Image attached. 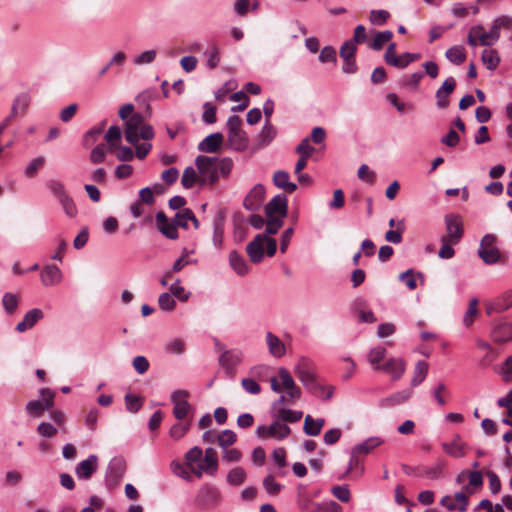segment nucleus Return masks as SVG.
Listing matches in <instances>:
<instances>
[{
  "mask_svg": "<svg viewBox=\"0 0 512 512\" xmlns=\"http://www.w3.org/2000/svg\"><path fill=\"white\" fill-rule=\"evenodd\" d=\"M441 446L443 451L451 457L462 458L465 455L464 443L458 434L453 437L451 442H443Z\"/></svg>",
  "mask_w": 512,
  "mask_h": 512,
  "instance_id": "a878e982",
  "label": "nucleus"
},
{
  "mask_svg": "<svg viewBox=\"0 0 512 512\" xmlns=\"http://www.w3.org/2000/svg\"><path fill=\"white\" fill-rule=\"evenodd\" d=\"M107 151H109V146L105 143H100L96 147L93 148L90 154V160L94 164L102 163L105 160V156Z\"/></svg>",
  "mask_w": 512,
  "mask_h": 512,
  "instance_id": "5fc2aeb1",
  "label": "nucleus"
},
{
  "mask_svg": "<svg viewBox=\"0 0 512 512\" xmlns=\"http://www.w3.org/2000/svg\"><path fill=\"white\" fill-rule=\"evenodd\" d=\"M181 183L184 188L190 189L196 183H199V174L197 175L194 168L187 167L183 172Z\"/></svg>",
  "mask_w": 512,
  "mask_h": 512,
  "instance_id": "de8ad7c7",
  "label": "nucleus"
},
{
  "mask_svg": "<svg viewBox=\"0 0 512 512\" xmlns=\"http://www.w3.org/2000/svg\"><path fill=\"white\" fill-rule=\"evenodd\" d=\"M105 122H102L98 127L88 130L83 137V145L88 148L92 146L103 133Z\"/></svg>",
  "mask_w": 512,
  "mask_h": 512,
  "instance_id": "a18cd8bd",
  "label": "nucleus"
},
{
  "mask_svg": "<svg viewBox=\"0 0 512 512\" xmlns=\"http://www.w3.org/2000/svg\"><path fill=\"white\" fill-rule=\"evenodd\" d=\"M62 278V271L54 264L46 265L40 273L41 283L45 287L56 286L60 284Z\"/></svg>",
  "mask_w": 512,
  "mask_h": 512,
  "instance_id": "6ab92c4d",
  "label": "nucleus"
},
{
  "mask_svg": "<svg viewBox=\"0 0 512 512\" xmlns=\"http://www.w3.org/2000/svg\"><path fill=\"white\" fill-rule=\"evenodd\" d=\"M405 230L404 221L401 220L397 223V229L396 230H388L385 233V240L393 243V244H399L402 242V234Z\"/></svg>",
  "mask_w": 512,
  "mask_h": 512,
  "instance_id": "3c124183",
  "label": "nucleus"
},
{
  "mask_svg": "<svg viewBox=\"0 0 512 512\" xmlns=\"http://www.w3.org/2000/svg\"><path fill=\"white\" fill-rule=\"evenodd\" d=\"M59 205L61 206L63 212L68 218H75L78 214V209L73 197L70 195H66L58 200Z\"/></svg>",
  "mask_w": 512,
  "mask_h": 512,
  "instance_id": "4c0bfd02",
  "label": "nucleus"
},
{
  "mask_svg": "<svg viewBox=\"0 0 512 512\" xmlns=\"http://www.w3.org/2000/svg\"><path fill=\"white\" fill-rule=\"evenodd\" d=\"M315 147L310 144V139L308 137L301 140L299 145L296 147L295 151L297 154L302 155L304 157L310 158L311 155L315 152Z\"/></svg>",
  "mask_w": 512,
  "mask_h": 512,
  "instance_id": "e2e57ef3",
  "label": "nucleus"
},
{
  "mask_svg": "<svg viewBox=\"0 0 512 512\" xmlns=\"http://www.w3.org/2000/svg\"><path fill=\"white\" fill-rule=\"evenodd\" d=\"M276 128L270 123V121H266L264 127L259 134V144L261 146L268 145L276 136Z\"/></svg>",
  "mask_w": 512,
  "mask_h": 512,
  "instance_id": "c03bdc74",
  "label": "nucleus"
},
{
  "mask_svg": "<svg viewBox=\"0 0 512 512\" xmlns=\"http://www.w3.org/2000/svg\"><path fill=\"white\" fill-rule=\"evenodd\" d=\"M389 17L390 13L386 10H372L369 14L370 22L377 26L385 24Z\"/></svg>",
  "mask_w": 512,
  "mask_h": 512,
  "instance_id": "bf43d9fd",
  "label": "nucleus"
},
{
  "mask_svg": "<svg viewBox=\"0 0 512 512\" xmlns=\"http://www.w3.org/2000/svg\"><path fill=\"white\" fill-rule=\"evenodd\" d=\"M289 174L286 171L279 170L276 171L273 175V183L280 189L287 191L288 193H293L297 186L295 183L289 181Z\"/></svg>",
  "mask_w": 512,
  "mask_h": 512,
  "instance_id": "2f4dec72",
  "label": "nucleus"
},
{
  "mask_svg": "<svg viewBox=\"0 0 512 512\" xmlns=\"http://www.w3.org/2000/svg\"><path fill=\"white\" fill-rule=\"evenodd\" d=\"M300 381L312 394H314L317 397L329 399L332 396V389H329L327 394H325V387L318 382L315 373L307 377L306 379H302Z\"/></svg>",
  "mask_w": 512,
  "mask_h": 512,
  "instance_id": "393cba45",
  "label": "nucleus"
},
{
  "mask_svg": "<svg viewBox=\"0 0 512 512\" xmlns=\"http://www.w3.org/2000/svg\"><path fill=\"white\" fill-rule=\"evenodd\" d=\"M497 238L493 234L485 235L480 243L478 255L485 264H495L500 259V251L496 246Z\"/></svg>",
  "mask_w": 512,
  "mask_h": 512,
  "instance_id": "39448f33",
  "label": "nucleus"
},
{
  "mask_svg": "<svg viewBox=\"0 0 512 512\" xmlns=\"http://www.w3.org/2000/svg\"><path fill=\"white\" fill-rule=\"evenodd\" d=\"M29 104H30V99L27 94H21L16 97V99L14 100V103L12 105L10 115L7 116L0 124V135L10 125V123L14 120V118L17 115L25 114V111L28 108Z\"/></svg>",
  "mask_w": 512,
  "mask_h": 512,
  "instance_id": "ddd939ff",
  "label": "nucleus"
},
{
  "mask_svg": "<svg viewBox=\"0 0 512 512\" xmlns=\"http://www.w3.org/2000/svg\"><path fill=\"white\" fill-rule=\"evenodd\" d=\"M456 87V81L453 77L445 79L441 87L436 91V104L438 108L445 109L449 106V96L453 93Z\"/></svg>",
  "mask_w": 512,
  "mask_h": 512,
  "instance_id": "2eb2a0df",
  "label": "nucleus"
},
{
  "mask_svg": "<svg viewBox=\"0 0 512 512\" xmlns=\"http://www.w3.org/2000/svg\"><path fill=\"white\" fill-rule=\"evenodd\" d=\"M393 37V32L386 30L382 32H377L373 41L370 44V48L373 50L379 51L383 48L384 44L389 42Z\"/></svg>",
  "mask_w": 512,
  "mask_h": 512,
  "instance_id": "49530a36",
  "label": "nucleus"
},
{
  "mask_svg": "<svg viewBox=\"0 0 512 512\" xmlns=\"http://www.w3.org/2000/svg\"><path fill=\"white\" fill-rule=\"evenodd\" d=\"M446 395H449V392L447 386L444 383H439L432 390V396L440 406H444L447 403V400L445 398Z\"/></svg>",
  "mask_w": 512,
  "mask_h": 512,
  "instance_id": "680f3d73",
  "label": "nucleus"
},
{
  "mask_svg": "<svg viewBox=\"0 0 512 512\" xmlns=\"http://www.w3.org/2000/svg\"><path fill=\"white\" fill-rule=\"evenodd\" d=\"M246 479V472L241 467L233 468L227 475V482L230 485H241Z\"/></svg>",
  "mask_w": 512,
  "mask_h": 512,
  "instance_id": "603ef678",
  "label": "nucleus"
},
{
  "mask_svg": "<svg viewBox=\"0 0 512 512\" xmlns=\"http://www.w3.org/2000/svg\"><path fill=\"white\" fill-rule=\"evenodd\" d=\"M19 299L13 293H5L2 297V304L8 314H14L18 307Z\"/></svg>",
  "mask_w": 512,
  "mask_h": 512,
  "instance_id": "864d4df0",
  "label": "nucleus"
},
{
  "mask_svg": "<svg viewBox=\"0 0 512 512\" xmlns=\"http://www.w3.org/2000/svg\"><path fill=\"white\" fill-rule=\"evenodd\" d=\"M490 337L497 344H504L512 341V322L500 318L491 324Z\"/></svg>",
  "mask_w": 512,
  "mask_h": 512,
  "instance_id": "0eeeda50",
  "label": "nucleus"
},
{
  "mask_svg": "<svg viewBox=\"0 0 512 512\" xmlns=\"http://www.w3.org/2000/svg\"><path fill=\"white\" fill-rule=\"evenodd\" d=\"M363 471V459L360 457V454L355 453V450L352 449L348 469L339 479H344L350 474L359 477Z\"/></svg>",
  "mask_w": 512,
  "mask_h": 512,
  "instance_id": "c756f323",
  "label": "nucleus"
},
{
  "mask_svg": "<svg viewBox=\"0 0 512 512\" xmlns=\"http://www.w3.org/2000/svg\"><path fill=\"white\" fill-rule=\"evenodd\" d=\"M413 394L412 389H404L402 391L396 392L384 399L381 400L380 405L382 407H392L399 404H402L409 400Z\"/></svg>",
  "mask_w": 512,
  "mask_h": 512,
  "instance_id": "cd10ccee",
  "label": "nucleus"
},
{
  "mask_svg": "<svg viewBox=\"0 0 512 512\" xmlns=\"http://www.w3.org/2000/svg\"><path fill=\"white\" fill-rule=\"evenodd\" d=\"M481 60L488 70H495L500 63L498 52L494 49H485Z\"/></svg>",
  "mask_w": 512,
  "mask_h": 512,
  "instance_id": "ea45409f",
  "label": "nucleus"
},
{
  "mask_svg": "<svg viewBox=\"0 0 512 512\" xmlns=\"http://www.w3.org/2000/svg\"><path fill=\"white\" fill-rule=\"evenodd\" d=\"M477 305H478V300L475 298L469 302L468 309L463 317V324L466 327H470L473 324L476 316L478 315Z\"/></svg>",
  "mask_w": 512,
  "mask_h": 512,
  "instance_id": "6e6d98bb",
  "label": "nucleus"
},
{
  "mask_svg": "<svg viewBox=\"0 0 512 512\" xmlns=\"http://www.w3.org/2000/svg\"><path fill=\"white\" fill-rule=\"evenodd\" d=\"M265 189L261 184H256L245 197L243 206L250 211L258 210L264 200Z\"/></svg>",
  "mask_w": 512,
  "mask_h": 512,
  "instance_id": "f3484780",
  "label": "nucleus"
},
{
  "mask_svg": "<svg viewBox=\"0 0 512 512\" xmlns=\"http://www.w3.org/2000/svg\"><path fill=\"white\" fill-rule=\"evenodd\" d=\"M189 397V392L186 390H176L171 394V402L173 403V415L181 421H186V418L192 410L191 405L186 400Z\"/></svg>",
  "mask_w": 512,
  "mask_h": 512,
  "instance_id": "6e6552de",
  "label": "nucleus"
},
{
  "mask_svg": "<svg viewBox=\"0 0 512 512\" xmlns=\"http://www.w3.org/2000/svg\"><path fill=\"white\" fill-rule=\"evenodd\" d=\"M242 123V119L236 115L230 116L227 121L228 142L237 151H244L248 147V137L242 130Z\"/></svg>",
  "mask_w": 512,
  "mask_h": 512,
  "instance_id": "7ed1b4c3",
  "label": "nucleus"
},
{
  "mask_svg": "<svg viewBox=\"0 0 512 512\" xmlns=\"http://www.w3.org/2000/svg\"><path fill=\"white\" fill-rule=\"evenodd\" d=\"M45 165V158L43 156H39L33 159L29 165L25 169V176L27 178H34L39 169H41Z\"/></svg>",
  "mask_w": 512,
  "mask_h": 512,
  "instance_id": "4d7b16f0",
  "label": "nucleus"
},
{
  "mask_svg": "<svg viewBox=\"0 0 512 512\" xmlns=\"http://www.w3.org/2000/svg\"><path fill=\"white\" fill-rule=\"evenodd\" d=\"M223 141L224 137L221 133H213L199 143L198 149L201 152L215 153L220 149Z\"/></svg>",
  "mask_w": 512,
  "mask_h": 512,
  "instance_id": "b1692460",
  "label": "nucleus"
},
{
  "mask_svg": "<svg viewBox=\"0 0 512 512\" xmlns=\"http://www.w3.org/2000/svg\"><path fill=\"white\" fill-rule=\"evenodd\" d=\"M159 308L163 311H172L176 306L173 295L170 293H162L158 298Z\"/></svg>",
  "mask_w": 512,
  "mask_h": 512,
  "instance_id": "052dcab7",
  "label": "nucleus"
},
{
  "mask_svg": "<svg viewBox=\"0 0 512 512\" xmlns=\"http://www.w3.org/2000/svg\"><path fill=\"white\" fill-rule=\"evenodd\" d=\"M295 374L299 380L306 379L314 374V364L306 357H301L295 368Z\"/></svg>",
  "mask_w": 512,
  "mask_h": 512,
  "instance_id": "72a5a7b5",
  "label": "nucleus"
},
{
  "mask_svg": "<svg viewBox=\"0 0 512 512\" xmlns=\"http://www.w3.org/2000/svg\"><path fill=\"white\" fill-rule=\"evenodd\" d=\"M501 374L504 382H512V355L504 361Z\"/></svg>",
  "mask_w": 512,
  "mask_h": 512,
  "instance_id": "774afa93",
  "label": "nucleus"
},
{
  "mask_svg": "<svg viewBox=\"0 0 512 512\" xmlns=\"http://www.w3.org/2000/svg\"><path fill=\"white\" fill-rule=\"evenodd\" d=\"M222 496L220 491L212 485H203L196 495V503L204 510H210L220 504Z\"/></svg>",
  "mask_w": 512,
  "mask_h": 512,
  "instance_id": "423d86ee",
  "label": "nucleus"
},
{
  "mask_svg": "<svg viewBox=\"0 0 512 512\" xmlns=\"http://www.w3.org/2000/svg\"><path fill=\"white\" fill-rule=\"evenodd\" d=\"M125 138L132 144L136 145L140 139L150 140L154 137L152 126L144 122L141 114H133L125 123Z\"/></svg>",
  "mask_w": 512,
  "mask_h": 512,
  "instance_id": "f257e3e1",
  "label": "nucleus"
},
{
  "mask_svg": "<svg viewBox=\"0 0 512 512\" xmlns=\"http://www.w3.org/2000/svg\"><path fill=\"white\" fill-rule=\"evenodd\" d=\"M357 47L352 42L345 41L340 47L339 55L343 60L355 58Z\"/></svg>",
  "mask_w": 512,
  "mask_h": 512,
  "instance_id": "69168bd1",
  "label": "nucleus"
},
{
  "mask_svg": "<svg viewBox=\"0 0 512 512\" xmlns=\"http://www.w3.org/2000/svg\"><path fill=\"white\" fill-rule=\"evenodd\" d=\"M98 467V457L90 455L87 459L79 462L75 468V473L79 479L88 480L92 477Z\"/></svg>",
  "mask_w": 512,
  "mask_h": 512,
  "instance_id": "aec40b11",
  "label": "nucleus"
},
{
  "mask_svg": "<svg viewBox=\"0 0 512 512\" xmlns=\"http://www.w3.org/2000/svg\"><path fill=\"white\" fill-rule=\"evenodd\" d=\"M216 348L221 355L219 357V364L225 369L228 374L234 372L235 367L241 362L242 353L237 349L225 350L224 345L216 343Z\"/></svg>",
  "mask_w": 512,
  "mask_h": 512,
  "instance_id": "9d476101",
  "label": "nucleus"
},
{
  "mask_svg": "<svg viewBox=\"0 0 512 512\" xmlns=\"http://www.w3.org/2000/svg\"><path fill=\"white\" fill-rule=\"evenodd\" d=\"M446 465L447 464L445 460H438L431 467H418L416 469V475L425 476L430 480H437L444 477Z\"/></svg>",
  "mask_w": 512,
  "mask_h": 512,
  "instance_id": "412c9836",
  "label": "nucleus"
},
{
  "mask_svg": "<svg viewBox=\"0 0 512 512\" xmlns=\"http://www.w3.org/2000/svg\"><path fill=\"white\" fill-rule=\"evenodd\" d=\"M290 433V427L285 423H282L281 420L278 419V416L270 426L261 425L256 429V435L259 438L271 437L282 440L286 438Z\"/></svg>",
  "mask_w": 512,
  "mask_h": 512,
  "instance_id": "1a4fd4ad",
  "label": "nucleus"
},
{
  "mask_svg": "<svg viewBox=\"0 0 512 512\" xmlns=\"http://www.w3.org/2000/svg\"><path fill=\"white\" fill-rule=\"evenodd\" d=\"M121 129L118 126H111L105 134V140L109 146V151L113 152L118 147L121 140Z\"/></svg>",
  "mask_w": 512,
  "mask_h": 512,
  "instance_id": "a19ab883",
  "label": "nucleus"
},
{
  "mask_svg": "<svg viewBox=\"0 0 512 512\" xmlns=\"http://www.w3.org/2000/svg\"><path fill=\"white\" fill-rule=\"evenodd\" d=\"M26 411L29 415L33 417H40L43 415L44 411L49 410L48 408H45V405L41 400H33L27 403Z\"/></svg>",
  "mask_w": 512,
  "mask_h": 512,
  "instance_id": "13d9d810",
  "label": "nucleus"
},
{
  "mask_svg": "<svg viewBox=\"0 0 512 512\" xmlns=\"http://www.w3.org/2000/svg\"><path fill=\"white\" fill-rule=\"evenodd\" d=\"M195 165L199 172L200 185H213L217 182L218 173L216 168V157L199 155L195 160Z\"/></svg>",
  "mask_w": 512,
  "mask_h": 512,
  "instance_id": "20e7f679",
  "label": "nucleus"
},
{
  "mask_svg": "<svg viewBox=\"0 0 512 512\" xmlns=\"http://www.w3.org/2000/svg\"><path fill=\"white\" fill-rule=\"evenodd\" d=\"M266 344L268 346L269 353L272 356L281 358L285 355L286 348L283 341L272 332L266 333Z\"/></svg>",
  "mask_w": 512,
  "mask_h": 512,
  "instance_id": "bb28decb",
  "label": "nucleus"
},
{
  "mask_svg": "<svg viewBox=\"0 0 512 512\" xmlns=\"http://www.w3.org/2000/svg\"><path fill=\"white\" fill-rule=\"evenodd\" d=\"M46 187L51 193V195L57 199V201L69 194L65 184L58 179L48 180L46 182Z\"/></svg>",
  "mask_w": 512,
  "mask_h": 512,
  "instance_id": "e433bc0d",
  "label": "nucleus"
},
{
  "mask_svg": "<svg viewBox=\"0 0 512 512\" xmlns=\"http://www.w3.org/2000/svg\"><path fill=\"white\" fill-rule=\"evenodd\" d=\"M156 222L159 231L167 238L172 240L178 238L176 223H170L164 212L161 211L156 214Z\"/></svg>",
  "mask_w": 512,
  "mask_h": 512,
  "instance_id": "5701e85b",
  "label": "nucleus"
},
{
  "mask_svg": "<svg viewBox=\"0 0 512 512\" xmlns=\"http://www.w3.org/2000/svg\"><path fill=\"white\" fill-rule=\"evenodd\" d=\"M190 427L191 420H181L171 427L169 434L174 440H179L186 435V433L190 430Z\"/></svg>",
  "mask_w": 512,
  "mask_h": 512,
  "instance_id": "79ce46f5",
  "label": "nucleus"
},
{
  "mask_svg": "<svg viewBox=\"0 0 512 512\" xmlns=\"http://www.w3.org/2000/svg\"><path fill=\"white\" fill-rule=\"evenodd\" d=\"M512 307V290L504 293L487 308V314L502 313Z\"/></svg>",
  "mask_w": 512,
  "mask_h": 512,
  "instance_id": "c85d7f7f",
  "label": "nucleus"
},
{
  "mask_svg": "<svg viewBox=\"0 0 512 512\" xmlns=\"http://www.w3.org/2000/svg\"><path fill=\"white\" fill-rule=\"evenodd\" d=\"M384 443V440L380 437H370L363 441L362 443L353 447L355 453L360 455H367L375 448L379 447Z\"/></svg>",
  "mask_w": 512,
  "mask_h": 512,
  "instance_id": "473e14b6",
  "label": "nucleus"
},
{
  "mask_svg": "<svg viewBox=\"0 0 512 512\" xmlns=\"http://www.w3.org/2000/svg\"><path fill=\"white\" fill-rule=\"evenodd\" d=\"M446 234L442 238L452 241L457 244L464 233L463 223L461 217L456 214H449L445 216Z\"/></svg>",
  "mask_w": 512,
  "mask_h": 512,
  "instance_id": "9b49d317",
  "label": "nucleus"
},
{
  "mask_svg": "<svg viewBox=\"0 0 512 512\" xmlns=\"http://www.w3.org/2000/svg\"><path fill=\"white\" fill-rule=\"evenodd\" d=\"M229 262L232 269L240 276L248 273V265L244 258L237 252L231 251L229 254Z\"/></svg>",
  "mask_w": 512,
  "mask_h": 512,
  "instance_id": "f704fd0d",
  "label": "nucleus"
},
{
  "mask_svg": "<svg viewBox=\"0 0 512 512\" xmlns=\"http://www.w3.org/2000/svg\"><path fill=\"white\" fill-rule=\"evenodd\" d=\"M258 5V0H236L234 9L239 16H245L249 10H256Z\"/></svg>",
  "mask_w": 512,
  "mask_h": 512,
  "instance_id": "37998d69",
  "label": "nucleus"
},
{
  "mask_svg": "<svg viewBox=\"0 0 512 512\" xmlns=\"http://www.w3.org/2000/svg\"><path fill=\"white\" fill-rule=\"evenodd\" d=\"M266 237L258 234L246 247V252L252 263H260L264 258V245Z\"/></svg>",
  "mask_w": 512,
  "mask_h": 512,
  "instance_id": "dca6fc26",
  "label": "nucleus"
},
{
  "mask_svg": "<svg viewBox=\"0 0 512 512\" xmlns=\"http://www.w3.org/2000/svg\"><path fill=\"white\" fill-rule=\"evenodd\" d=\"M43 316L42 310L38 308L31 309L24 315L23 320L16 325L15 330L19 333H23L33 328Z\"/></svg>",
  "mask_w": 512,
  "mask_h": 512,
  "instance_id": "4be33fe9",
  "label": "nucleus"
},
{
  "mask_svg": "<svg viewBox=\"0 0 512 512\" xmlns=\"http://www.w3.org/2000/svg\"><path fill=\"white\" fill-rule=\"evenodd\" d=\"M218 469V458H217V452L214 448H207L205 450V455L203 462L197 467H192V473L198 477L201 478L203 472H206L212 476H214Z\"/></svg>",
  "mask_w": 512,
  "mask_h": 512,
  "instance_id": "f8f14e48",
  "label": "nucleus"
},
{
  "mask_svg": "<svg viewBox=\"0 0 512 512\" xmlns=\"http://www.w3.org/2000/svg\"><path fill=\"white\" fill-rule=\"evenodd\" d=\"M237 441V435L232 430H223L217 435V443L220 447L226 449Z\"/></svg>",
  "mask_w": 512,
  "mask_h": 512,
  "instance_id": "09e8293b",
  "label": "nucleus"
},
{
  "mask_svg": "<svg viewBox=\"0 0 512 512\" xmlns=\"http://www.w3.org/2000/svg\"><path fill=\"white\" fill-rule=\"evenodd\" d=\"M203 109H204V112H203V115H202L203 121L205 123H207V124L215 123L216 120H217V118H216V106H214L210 102H206L203 105Z\"/></svg>",
  "mask_w": 512,
  "mask_h": 512,
  "instance_id": "0e129e2a",
  "label": "nucleus"
},
{
  "mask_svg": "<svg viewBox=\"0 0 512 512\" xmlns=\"http://www.w3.org/2000/svg\"><path fill=\"white\" fill-rule=\"evenodd\" d=\"M301 411H294L290 409L280 408L277 411L278 419L284 422L295 423L302 418Z\"/></svg>",
  "mask_w": 512,
  "mask_h": 512,
  "instance_id": "8fccbe9b",
  "label": "nucleus"
},
{
  "mask_svg": "<svg viewBox=\"0 0 512 512\" xmlns=\"http://www.w3.org/2000/svg\"><path fill=\"white\" fill-rule=\"evenodd\" d=\"M325 424L323 418L314 419L311 415H306L304 419L303 431L309 436H318Z\"/></svg>",
  "mask_w": 512,
  "mask_h": 512,
  "instance_id": "7c9ffc66",
  "label": "nucleus"
},
{
  "mask_svg": "<svg viewBox=\"0 0 512 512\" xmlns=\"http://www.w3.org/2000/svg\"><path fill=\"white\" fill-rule=\"evenodd\" d=\"M277 377L270 378L271 389L276 393L286 390L291 400H298L301 397V389L296 385L291 374L285 368H280Z\"/></svg>",
  "mask_w": 512,
  "mask_h": 512,
  "instance_id": "f03ea898",
  "label": "nucleus"
},
{
  "mask_svg": "<svg viewBox=\"0 0 512 512\" xmlns=\"http://www.w3.org/2000/svg\"><path fill=\"white\" fill-rule=\"evenodd\" d=\"M429 365L427 362L420 360L414 368V376L411 380V386L416 387L422 383L428 374Z\"/></svg>",
  "mask_w": 512,
  "mask_h": 512,
  "instance_id": "58836bf2",
  "label": "nucleus"
},
{
  "mask_svg": "<svg viewBox=\"0 0 512 512\" xmlns=\"http://www.w3.org/2000/svg\"><path fill=\"white\" fill-rule=\"evenodd\" d=\"M391 375L392 380H399L406 370V363L401 358H390L384 364L375 367Z\"/></svg>",
  "mask_w": 512,
  "mask_h": 512,
  "instance_id": "4468645a",
  "label": "nucleus"
},
{
  "mask_svg": "<svg viewBox=\"0 0 512 512\" xmlns=\"http://www.w3.org/2000/svg\"><path fill=\"white\" fill-rule=\"evenodd\" d=\"M125 403H126V408L130 412L135 413L142 407L143 400L138 396H135L132 394H127L125 396Z\"/></svg>",
  "mask_w": 512,
  "mask_h": 512,
  "instance_id": "338daca9",
  "label": "nucleus"
},
{
  "mask_svg": "<svg viewBox=\"0 0 512 512\" xmlns=\"http://www.w3.org/2000/svg\"><path fill=\"white\" fill-rule=\"evenodd\" d=\"M445 57L453 64L460 65L466 60V50L461 45H455L445 52Z\"/></svg>",
  "mask_w": 512,
  "mask_h": 512,
  "instance_id": "c9c22d12",
  "label": "nucleus"
},
{
  "mask_svg": "<svg viewBox=\"0 0 512 512\" xmlns=\"http://www.w3.org/2000/svg\"><path fill=\"white\" fill-rule=\"evenodd\" d=\"M287 198L284 195H276L265 207L266 217H275V214L279 218H284L287 215Z\"/></svg>",
  "mask_w": 512,
  "mask_h": 512,
  "instance_id": "a211bd4d",
  "label": "nucleus"
}]
</instances>
